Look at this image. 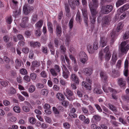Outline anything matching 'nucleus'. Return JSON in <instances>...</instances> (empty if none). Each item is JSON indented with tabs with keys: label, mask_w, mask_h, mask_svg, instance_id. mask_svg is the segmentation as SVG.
<instances>
[{
	"label": "nucleus",
	"mask_w": 129,
	"mask_h": 129,
	"mask_svg": "<svg viewBox=\"0 0 129 129\" xmlns=\"http://www.w3.org/2000/svg\"><path fill=\"white\" fill-rule=\"evenodd\" d=\"M36 87L38 89H41L44 87V85L41 83H37L36 85Z\"/></svg>",
	"instance_id": "48"
},
{
	"label": "nucleus",
	"mask_w": 129,
	"mask_h": 129,
	"mask_svg": "<svg viewBox=\"0 0 129 129\" xmlns=\"http://www.w3.org/2000/svg\"><path fill=\"white\" fill-rule=\"evenodd\" d=\"M75 35V34H73L72 35V34L71 33H68L65 36V44L66 46H68L70 42L71 36L73 35L74 36Z\"/></svg>",
	"instance_id": "10"
},
{
	"label": "nucleus",
	"mask_w": 129,
	"mask_h": 129,
	"mask_svg": "<svg viewBox=\"0 0 129 129\" xmlns=\"http://www.w3.org/2000/svg\"><path fill=\"white\" fill-rule=\"evenodd\" d=\"M108 105L109 109L112 111L115 114L117 115V110L116 107L110 103L108 104Z\"/></svg>",
	"instance_id": "21"
},
{
	"label": "nucleus",
	"mask_w": 129,
	"mask_h": 129,
	"mask_svg": "<svg viewBox=\"0 0 129 129\" xmlns=\"http://www.w3.org/2000/svg\"><path fill=\"white\" fill-rule=\"evenodd\" d=\"M101 118V117L98 114L95 115L93 116V118L95 122H98L100 120Z\"/></svg>",
	"instance_id": "36"
},
{
	"label": "nucleus",
	"mask_w": 129,
	"mask_h": 129,
	"mask_svg": "<svg viewBox=\"0 0 129 129\" xmlns=\"http://www.w3.org/2000/svg\"><path fill=\"white\" fill-rule=\"evenodd\" d=\"M121 60H119L117 61L116 64V67L118 69H119L121 66Z\"/></svg>",
	"instance_id": "57"
},
{
	"label": "nucleus",
	"mask_w": 129,
	"mask_h": 129,
	"mask_svg": "<svg viewBox=\"0 0 129 129\" xmlns=\"http://www.w3.org/2000/svg\"><path fill=\"white\" fill-rule=\"evenodd\" d=\"M42 52L44 54H46L47 53V48L46 47H43L41 49Z\"/></svg>",
	"instance_id": "56"
},
{
	"label": "nucleus",
	"mask_w": 129,
	"mask_h": 129,
	"mask_svg": "<svg viewBox=\"0 0 129 129\" xmlns=\"http://www.w3.org/2000/svg\"><path fill=\"white\" fill-rule=\"evenodd\" d=\"M48 93V90L46 89H44L41 90V93L45 96H46Z\"/></svg>",
	"instance_id": "43"
},
{
	"label": "nucleus",
	"mask_w": 129,
	"mask_h": 129,
	"mask_svg": "<svg viewBox=\"0 0 129 129\" xmlns=\"http://www.w3.org/2000/svg\"><path fill=\"white\" fill-rule=\"evenodd\" d=\"M61 71L60 66L57 64H55L54 68L50 69V72L52 75L54 77H56L58 75V73H59Z\"/></svg>",
	"instance_id": "1"
},
{
	"label": "nucleus",
	"mask_w": 129,
	"mask_h": 129,
	"mask_svg": "<svg viewBox=\"0 0 129 129\" xmlns=\"http://www.w3.org/2000/svg\"><path fill=\"white\" fill-rule=\"evenodd\" d=\"M100 76L102 80L104 82H106L107 81L108 76L107 73L102 71L100 73Z\"/></svg>",
	"instance_id": "12"
},
{
	"label": "nucleus",
	"mask_w": 129,
	"mask_h": 129,
	"mask_svg": "<svg viewBox=\"0 0 129 129\" xmlns=\"http://www.w3.org/2000/svg\"><path fill=\"white\" fill-rule=\"evenodd\" d=\"M47 26L50 33L52 34L53 31V29L52 23L50 22H48L47 23Z\"/></svg>",
	"instance_id": "24"
},
{
	"label": "nucleus",
	"mask_w": 129,
	"mask_h": 129,
	"mask_svg": "<svg viewBox=\"0 0 129 129\" xmlns=\"http://www.w3.org/2000/svg\"><path fill=\"white\" fill-rule=\"evenodd\" d=\"M69 71H62V76L65 79H67L69 78Z\"/></svg>",
	"instance_id": "28"
},
{
	"label": "nucleus",
	"mask_w": 129,
	"mask_h": 129,
	"mask_svg": "<svg viewBox=\"0 0 129 129\" xmlns=\"http://www.w3.org/2000/svg\"><path fill=\"white\" fill-rule=\"evenodd\" d=\"M28 21V18L26 16H24L22 19V21L24 23L27 22Z\"/></svg>",
	"instance_id": "52"
},
{
	"label": "nucleus",
	"mask_w": 129,
	"mask_h": 129,
	"mask_svg": "<svg viewBox=\"0 0 129 129\" xmlns=\"http://www.w3.org/2000/svg\"><path fill=\"white\" fill-rule=\"evenodd\" d=\"M20 72L21 74L23 75H25L27 73L26 70L24 68L20 70Z\"/></svg>",
	"instance_id": "58"
},
{
	"label": "nucleus",
	"mask_w": 129,
	"mask_h": 129,
	"mask_svg": "<svg viewBox=\"0 0 129 129\" xmlns=\"http://www.w3.org/2000/svg\"><path fill=\"white\" fill-rule=\"evenodd\" d=\"M32 32L31 31L29 30H27L25 31V34L27 36V37H28L31 35Z\"/></svg>",
	"instance_id": "64"
},
{
	"label": "nucleus",
	"mask_w": 129,
	"mask_h": 129,
	"mask_svg": "<svg viewBox=\"0 0 129 129\" xmlns=\"http://www.w3.org/2000/svg\"><path fill=\"white\" fill-rule=\"evenodd\" d=\"M89 7L91 13V15L90 17L91 18H92V17L95 18V17H96V15L97 13L96 10V8H93V6H92L91 5H89Z\"/></svg>",
	"instance_id": "11"
},
{
	"label": "nucleus",
	"mask_w": 129,
	"mask_h": 129,
	"mask_svg": "<svg viewBox=\"0 0 129 129\" xmlns=\"http://www.w3.org/2000/svg\"><path fill=\"white\" fill-rule=\"evenodd\" d=\"M64 94L69 100L72 101L74 99L72 97L73 95V92L69 88H67L66 89L65 91L64 92Z\"/></svg>",
	"instance_id": "3"
},
{
	"label": "nucleus",
	"mask_w": 129,
	"mask_h": 129,
	"mask_svg": "<svg viewBox=\"0 0 129 129\" xmlns=\"http://www.w3.org/2000/svg\"><path fill=\"white\" fill-rule=\"evenodd\" d=\"M4 60L5 62L7 63H9L10 61V59L9 58H8L7 56H5L4 57Z\"/></svg>",
	"instance_id": "59"
},
{
	"label": "nucleus",
	"mask_w": 129,
	"mask_h": 129,
	"mask_svg": "<svg viewBox=\"0 0 129 129\" xmlns=\"http://www.w3.org/2000/svg\"><path fill=\"white\" fill-rule=\"evenodd\" d=\"M78 56L80 58L81 62L83 64H85L88 59L87 54L83 51L80 52Z\"/></svg>",
	"instance_id": "2"
},
{
	"label": "nucleus",
	"mask_w": 129,
	"mask_h": 129,
	"mask_svg": "<svg viewBox=\"0 0 129 129\" xmlns=\"http://www.w3.org/2000/svg\"><path fill=\"white\" fill-rule=\"evenodd\" d=\"M93 71V69L89 67L85 68L83 70L84 73L87 76L91 75Z\"/></svg>",
	"instance_id": "8"
},
{
	"label": "nucleus",
	"mask_w": 129,
	"mask_h": 129,
	"mask_svg": "<svg viewBox=\"0 0 129 129\" xmlns=\"http://www.w3.org/2000/svg\"><path fill=\"white\" fill-rule=\"evenodd\" d=\"M110 20V18L109 16L107 15L104 16L102 19L103 26H105L109 25Z\"/></svg>",
	"instance_id": "6"
},
{
	"label": "nucleus",
	"mask_w": 129,
	"mask_h": 129,
	"mask_svg": "<svg viewBox=\"0 0 129 129\" xmlns=\"http://www.w3.org/2000/svg\"><path fill=\"white\" fill-rule=\"evenodd\" d=\"M115 34V33L114 32H112L110 33L111 38L110 43L112 44H113V42L114 41Z\"/></svg>",
	"instance_id": "38"
},
{
	"label": "nucleus",
	"mask_w": 129,
	"mask_h": 129,
	"mask_svg": "<svg viewBox=\"0 0 129 129\" xmlns=\"http://www.w3.org/2000/svg\"><path fill=\"white\" fill-rule=\"evenodd\" d=\"M118 84L121 87H122L123 89L125 88L126 85L125 82L122 78L119 79L118 81Z\"/></svg>",
	"instance_id": "17"
},
{
	"label": "nucleus",
	"mask_w": 129,
	"mask_h": 129,
	"mask_svg": "<svg viewBox=\"0 0 129 129\" xmlns=\"http://www.w3.org/2000/svg\"><path fill=\"white\" fill-rule=\"evenodd\" d=\"M123 38V39L124 40L126 39L129 38V31H126L124 34Z\"/></svg>",
	"instance_id": "41"
},
{
	"label": "nucleus",
	"mask_w": 129,
	"mask_h": 129,
	"mask_svg": "<svg viewBox=\"0 0 129 129\" xmlns=\"http://www.w3.org/2000/svg\"><path fill=\"white\" fill-rule=\"evenodd\" d=\"M98 47V42L97 41H95L93 43V47L95 50H97Z\"/></svg>",
	"instance_id": "45"
},
{
	"label": "nucleus",
	"mask_w": 129,
	"mask_h": 129,
	"mask_svg": "<svg viewBox=\"0 0 129 129\" xmlns=\"http://www.w3.org/2000/svg\"><path fill=\"white\" fill-rule=\"evenodd\" d=\"M93 92L96 94H100L102 93V91L99 86L95 87L93 90Z\"/></svg>",
	"instance_id": "23"
},
{
	"label": "nucleus",
	"mask_w": 129,
	"mask_h": 129,
	"mask_svg": "<svg viewBox=\"0 0 129 129\" xmlns=\"http://www.w3.org/2000/svg\"><path fill=\"white\" fill-rule=\"evenodd\" d=\"M120 50L122 53H126L128 50V48L126 46L125 47L120 46Z\"/></svg>",
	"instance_id": "33"
},
{
	"label": "nucleus",
	"mask_w": 129,
	"mask_h": 129,
	"mask_svg": "<svg viewBox=\"0 0 129 129\" xmlns=\"http://www.w3.org/2000/svg\"><path fill=\"white\" fill-rule=\"evenodd\" d=\"M111 56V54L110 53H106L105 56V60L107 61H108L110 59Z\"/></svg>",
	"instance_id": "46"
},
{
	"label": "nucleus",
	"mask_w": 129,
	"mask_h": 129,
	"mask_svg": "<svg viewBox=\"0 0 129 129\" xmlns=\"http://www.w3.org/2000/svg\"><path fill=\"white\" fill-rule=\"evenodd\" d=\"M0 83L1 85L4 87H5L8 85V83L6 81H0Z\"/></svg>",
	"instance_id": "55"
},
{
	"label": "nucleus",
	"mask_w": 129,
	"mask_h": 129,
	"mask_svg": "<svg viewBox=\"0 0 129 129\" xmlns=\"http://www.w3.org/2000/svg\"><path fill=\"white\" fill-rule=\"evenodd\" d=\"M33 8L32 6H29L27 4H25L23 8V12L26 15H27L30 11L33 9Z\"/></svg>",
	"instance_id": "5"
},
{
	"label": "nucleus",
	"mask_w": 129,
	"mask_h": 129,
	"mask_svg": "<svg viewBox=\"0 0 129 129\" xmlns=\"http://www.w3.org/2000/svg\"><path fill=\"white\" fill-rule=\"evenodd\" d=\"M40 65V63L38 62L37 61H33L32 63L31 66V70L32 71H34L35 69V67H39Z\"/></svg>",
	"instance_id": "22"
},
{
	"label": "nucleus",
	"mask_w": 129,
	"mask_h": 129,
	"mask_svg": "<svg viewBox=\"0 0 129 129\" xmlns=\"http://www.w3.org/2000/svg\"><path fill=\"white\" fill-rule=\"evenodd\" d=\"M111 123L113 125V126L115 127H117L119 126V124H120L119 123L115 121L111 120Z\"/></svg>",
	"instance_id": "47"
},
{
	"label": "nucleus",
	"mask_w": 129,
	"mask_h": 129,
	"mask_svg": "<svg viewBox=\"0 0 129 129\" xmlns=\"http://www.w3.org/2000/svg\"><path fill=\"white\" fill-rule=\"evenodd\" d=\"M68 2L70 6L73 10L75 9L76 6L75 3L73 0H68Z\"/></svg>",
	"instance_id": "26"
},
{
	"label": "nucleus",
	"mask_w": 129,
	"mask_h": 129,
	"mask_svg": "<svg viewBox=\"0 0 129 129\" xmlns=\"http://www.w3.org/2000/svg\"><path fill=\"white\" fill-rule=\"evenodd\" d=\"M103 89L104 91L107 93H108L109 92H112L113 93H117V91L115 89H113L111 87H109L108 89H107L105 87L103 86Z\"/></svg>",
	"instance_id": "16"
},
{
	"label": "nucleus",
	"mask_w": 129,
	"mask_h": 129,
	"mask_svg": "<svg viewBox=\"0 0 129 129\" xmlns=\"http://www.w3.org/2000/svg\"><path fill=\"white\" fill-rule=\"evenodd\" d=\"M38 20V16L36 14L33 15L31 18V20L32 23H34L35 22H36Z\"/></svg>",
	"instance_id": "34"
},
{
	"label": "nucleus",
	"mask_w": 129,
	"mask_h": 129,
	"mask_svg": "<svg viewBox=\"0 0 129 129\" xmlns=\"http://www.w3.org/2000/svg\"><path fill=\"white\" fill-rule=\"evenodd\" d=\"M11 2L13 3V5L15 6V9H16L18 3V2L16 0H12Z\"/></svg>",
	"instance_id": "62"
},
{
	"label": "nucleus",
	"mask_w": 129,
	"mask_h": 129,
	"mask_svg": "<svg viewBox=\"0 0 129 129\" xmlns=\"http://www.w3.org/2000/svg\"><path fill=\"white\" fill-rule=\"evenodd\" d=\"M21 12V9L20 8H19L17 9V10L15 11L14 12V15L15 17H18L20 15Z\"/></svg>",
	"instance_id": "30"
},
{
	"label": "nucleus",
	"mask_w": 129,
	"mask_h": 129,
	"mask_svg": "<svg viewBox=\"0 0 129 129\" xmlns=\"http://www.w3.org/2000/svg\"><path fill=\"white\" fill-rule=\"evenodd\" d=\"M76 20L77 21L79 22L81 20L80 14L79 12H78L77 13L76 17Z\"/></svg>",
	"instance_id": "54"
},
{
	"label": "nucleus",
	"mask_w": 129,
	"mask_h": 129,
	"mask_svg": "<svg viewBox=\"0 0 129 129\" xmlns=\"http://www.w3.org/2000/svg\"><path fill=\"white\" fill-rule=\"evenodd\" d=\"M69 57L70 59L72 60V62H73L75 64H76L77 62L75 57L72 54H70Z\"/></svg>",
	"instance_id": "50"
},
{
	"label": "nucleus",
	"mask_w": 129,
	"mask_h": 129,
	"mask_svg": "<svg viewBox=\"0 0 129 129\" xmlns=\"http://www.w3.org/2000/svg\"><path fill=\"white\" fill-rule=\"evenodd\" d=\"M41 76L43 78H45L47 76V74L46 71H43L41 72L40 74Z\"/></svg>",
	"instance_id": "49"
},
{
	"label": "nucleus",
	"mask_w": 129,
	"mask_h": 129,
	"mask_svg": "<svg viewBox=\"0 0 129 129\" xmlns=\"http://www.w3.org/2000/svg\"><path fill=\"white\" fill-rule=\"evenodd\" d=\"M82 12L84 17V23L86 26H88V17L87 13V10L86 9H83L82 10Z\"/></svg>",
	"instance_id": "7"
},
{
	"label": "nucleus",
	"mask_w": 129,
	"mask_h": 129,
	"mask_svg": "<svg viewBox=\"0 0 129 129\" xmlns=\"http://www.w3.org/2000/svg\"><path fill=\"white\" fill-rule=\"evenodd\" d=\"M56 25V34L58 37H60L61 35V25L59 23H57Z\"/></svg>",
	"instance_id": "9"
},
{
	"label": "nucleus",
	"mask_w": 129,
	"mask_h": 129,
	"mask_svg": "<svg viewBox=\"0 0 129 129\" xmlns=\"http://www.w3.org/2000/svg\"><path fill=\"white\" fill-rule=\"evenodd\" d=\"M62 104L64 106L67 107L68 106L69 103L68 101L64 100L62 102Z\"/></svg>",
	"instance_id": "63"
},
{
	"label": "nucleus",
	"mask_w": 129,
	"mask_h": 129,
	"mask_svg": "<svg viewBox=\"0 0 129 129\" xmlns=\"http://www.w3.org/2000/svg\"><path fill=\"white\" fill-rule=\"evenodd\" d=\"M43 22L42 20H40L38 21L35 24V27L37 29H40L42 26Z\"/></svg>",
	"instance_id": "25"
},
{
	"label": "nucleus",
	"mask_w": 129,
	"mask_h": 129,
	"mask_svg": "<svg viewBox=\"0 0 129 129\" xmlns=\"http://www.w3.org/2000/svg\"><path fill=\"white\" fill-rule=\"evenodd\" d=\"M129 8V5L126 4L119 8L118 10L120 13H122L125 11L127 10Z\"/></svg>",
	"instance_id": "20"
},
{
	"label": "nucleus",
	"mask_w": 129,
	"mask_h": 129,
	"mask_svg": "<svg viewBox=\"0 0 129 129\" xmlns=\"http://www.w3.org/2000/svg\"><path fill=\"white\" fill-rule=\"evenodd\" d=\"M124 75L125 76H128V60L126 59L124 62Z\"/></svg>",
	"instance_id": "15"
},
{
	"label": "nucleus",
	"mask_w": 129,
	"mask_h": 129,
	"mask_svg": "<svg viewBox=\"0 0 129 129\" xmlns=\"http://www.w3.org/2000/svg\"><path fill=\"white\" fill-rule=\"evenodd\" d=\"M117 59V54L116 53L114 52L113 54L112 59L110 61V64L111 66H112L115 64Z\"/></svg>",
	"instance_id": "14"
},
{
	"label": "nucleus",
	"mask_w": 129,
	"mask_h": 129,
	"mask_svg": "<svg viewBox=\"0 0 129 129\" xmlns=\"http://www.w3.org/2000/svg\"><path fill=\"white\" fill-rule=\"evenodd\" d=\"M71 80L77 84H78L79 83V80L77 76L75 74H71Z\"/></svg>",
	"instance_id": "13"
},
{
	"label": "nucleus",
	"mask_w": 129,
	"mask_h": 129,
	"mask_svg": "<svg viewBox=\"0 0 129 129\" xmlns=\"http://www.w3.org/2000/svg\"><path fill=\"white\" fill-rule=\"evenodd\" d=\"M121 98L123 101L127 103L129 102V96L127 94L122 95Z\"/></svg>",
	"instance_id": "29"
},
{
	"label": "nucleus",
	"mask_w": 129,
	"mask_h": 129,
	"mask_svg": "<svg viewBox=\"0 0 129 129\" xmlns=\"http://www.w3.org/2000/svg\"><path fill=\"white\" fill-rule=\"evenodd\" d=\"M126 0H118L116 3V6L117 7L122 5L124 3L125 1Z\"/></svg>",
	"instance_id": "32"
},
{
	"label": "nucleus",
	"mask_w": 129,
	"mask_h": 129,
	"mask_svg": "<svg viewBox=\"0 0 129 129\" xmlns=\"http://www.w3.org/2000/svg\"><path fill=\"white\" fill-rule=\"evenodd\" d=\"M6 22L9 24H10L11 23L13 20L11 16H9L7 17L6 18Z\"/></svg>",
	"instance_id": "35"
},
{
	"label": "nucleus",
	"mask_w": 129,
	"mask_h": 129,
	"mask_svg": "<svg viewBox=\"0 0 129 129\" xmlns=\"http://www.w3.org/2000/svg\"><path fill=\"white\" fill-rule=\"evenodd\" d=\"M36 77L37 75L35 73H32L30 75V78L33 80H35Z\"/></svg>",
	"instance_id": "44"
},
{
	"label": "nucleus",
	"mask_w": 129,
	"mask_h": 129,
	"mask_svg": "<svg viewBox=\"0 0 129 129\" xmlns=\"http://www.w3.org/2000/svg\"><path fill=\"white\" fill-rule=\"evenodd\" d=\"M107 42L106 38L104 37H101L100 38V45L102 47H103L107 45Z\"/></svg>",
	"instance_id": "19"
},
{
	"label": "nucleus",
	"mask_w": 129,
	"mask_h": 129,
	"mask_svg": "<svg viewBox=\"0 0 129 129\" xmlns=\"http://www.w3.org/2000/svg\"><path fill=\"white\" fill-rule=\"evenodd\" d=\"M94 105L96 109L99 112H102V110L100 106L99 105L96 104H95Z\"/></svg>",
	"instance_id": "61"
},
{
	"label": "nucleus",
	"mask_w": 129,
	"mask_h": 129,
	"mask_svg": "<svg viewBox=\"0 0 129 129\" xmlns=\"http://www.w3.org/2000/svg\"><path fill=\"white\" fill-rule=\"evenodd\" d=\"M81 110L83 113L84 114H87L88 112V109L85 107H82L81 108Z\"/></svg>",
	"instance_id": "51"
},
{
	"label": "nucleus",
	"mask_w": 129,
	"mask_h": 129,
	"mask_svg": "<svg viewBox=\"0 0 129 129\" xmlns=\"http://www.w3.org/2000/svg\"><path fill=\"white\" fill-rule=\"evenodd\" d=\"M29 44L31 46L34 48H39L41 46L40 43L38 41H31L29 43Z\"/></svg>",
	"instance_id": "18"
},
{
	"label": "nucleus",
	"mask_w": 129,
	"mask_h": 129,
	"mask_svg": "<svg viewBox=\"0 0 129 129\" xmlns=\"http://www.w3.org/2000/svg\"><path fill=\"white\" fill-rule=\"evenodd\" d=\"M56 97L60 101H63L65 99L63 95L60 93H58L57 94Z\"/></svg>",
	"instance_id": "27"
},
{
	"label": "nucleus",
	"mask_w": 129,
	"mask_h": 129,
	"mask_svg": "<svg viewBox=\"0 0 129 129\" xmlns=\"http://www.w3.org/2000/svg\"><path fill=\"white\" fill-rule=\"evenodd\" d=\"M73 18H72L70 20L69 23V27L70 28V29L71 30L72 29L73 26Z\"/></svg>",
	"instance_id": "39"
},
{
	"label": "nucleus",
	"mask_w": 129,
	"mask_h": 129,
	"mask_svg": "<svg viewBox=\"0 0 129 129\" xmlns=\"http://www.w3.org/2000/svg\"><path fill=\"white\" fill-rule=\"evenodd\" d=\"M35 86L33 85H31L30 86L29 89V92H33L35 90Z\"/></svg>",
	"instance_id": "53"
},
{
	"label": "nucleus",
	"mask_w": 129,
	"mask_h": 129,
	"mask_svg": "<svg viewBox=\"0 0 129 129\" xmlns=\"http://www.w3.org/2000/svg\"><path fill=\"white\" fill-rule=\"evenodd\" d=\"M87 48L88 51L89 53L92 54L94 53V50H95L94 49L93 47L92 48V46L91 45H88L87 46Z\"/></svg>",
	"instance_id": "31"
},
{
	"label": "nucleus",
	"mask_w": 129,
	"mask_h": 129,
	"mask_svg": "<svg viewBox=\"0 0 129 129\" xmlns=\"http://www.w3.org/2000/svg\"><path fill=\"white\" fill-rule=\"evenodd\" d=\"M93 3L92 5L91 4H89V5H91L93 6V8H96L99 6V1L93 2Z\"/></svg>",
	"instance_id": "40"
},
{
	"label": "nucleus",
	"mask_w": 129,
	"mask_h": 129,
	"mask_svg": "<svg viewBox=\"0 0 129 129\" xmlns=\"http://www.w3.org/2000/svg\"><path fill=\"white\" fill-rule=\"evenodd\" d=\"M35 34L37 36L39 37L41 34V33L40 31V29H37L35 32Z\"/></svg>",
	"instance_id": "60"
},
{
	"label": "nucleus",
	"mask_w": 129,
	"mask_h": 129,
	"mask_svg": "<svg viewBox=\"0 0 129 129\" xmlns=\"http://www.w3.org/2000/svg\"><path fill=\"white\" fill-rule=\"evenodd\" d=\"M113 6L111 5H107L102 7L101 12L104 14H107L111 11L112 10Z\"/></svg>",
	"instance_id": "4"
},
{
	"label": "nucleus",
	"mask_w": 129,
	"mask_h": 129,
	"mask_svg": "<svg viewBox=\"0 0 129 129\" xmlns=\"http://www.w3.org/2000/svg\"><path fill=\"white\" fill-rule=\"evenodd\" d=\"M65 11L67 13H69L70 12V9L68 4H65Z\"/></svg>",
	"instance_id": "42"
},
{
	"label": "nucleus",
	"mask_w": 129,
	"mask_h": 129,
	"mask_svg": "<svg viewBox=\"0 0 129 129\" xmlns=\"http://www.w3.org/2000/svg\"><path fill=\"white\" fill-rule=\"evenodd\" d=\"M60 49L63 54H64L66 50V49L64 46L63 45H61L60 47Z\"/></svg>",
	"instance_id": "37"
}]
</instances>
